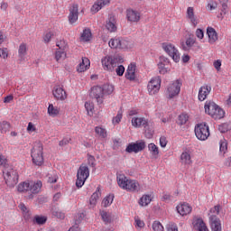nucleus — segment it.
<instances>
[{
  "label": "nucleus",
  "instance_id": "obj_1",
  "mask_svg": "<svg viewBox=\"0 0 231 231\" xmlns=\"http://www.w3.org/2000/svg\"><path fill=\"white\" fill-rule=\"evenodd\" d=\"M41 189H42V181L41 180H25L17 186L18 192L28 194V199H33V197L41 192Z\"/></svg>",
  "mask_w": 231,
  "mask_h": 231
},
{
  "label": "nucleus",
  "instance_id": "obj_2",
  "mask_svg": "<svg viewBox=\"0 0 231 231\" xmlns=\"http://www.w3.org/2000/svg\"><path fill=\"white\" fill-rule=\"evenodd\" d=\"M117 184L120 189H123V190H126L127 192H140V190H142V186L138 180H131L124 174H119L117 176Z\"/></svg>",
  "mask_w": 231,
  "mask_h": 231
},
{
  "label": "nucleus",
  "instance_id": "obj_3",
  "mask_svg": "<svg viewBox=\"0 0 231 231\" xmlns=\"http://www.w3.org/2000/svg\"><path fill=\"white\" fill-rule=\"evenodd\" d=\"M122 62H124V58L120 55H107L101 59L103 69L110 73H113L115 68H116L118 64H122Z\"/></svg>",
  "mask_w": 231,
  "mask_h": 231
},
{
  "label": "nucleus",
  "instance_id": "obj_4",
  "mask_svg": "<svg viewBox=\"0 0 231 231\" xmlns=\"http://www.w3.org/2000/svg\"><path fill=\"white\" fill-rule=\"evenodd\" d=\"M205 112L214 120H221L225 117V110L212 101H207L204 106Z\"/></svg>",
  "mask_w": 231,
  "mask_h": 231
},
{
  "label": "nucleus",
  "instance_id": "obj_5",
  "mask_svg": "<svg viewBox=\"0 0 231 231\" xmlns=\"http://www.w3.org/2000/svg\"><path fill=\"white\" fill-rule=\"evenodd\" d=\"M43 151L44 147L42 146V143L36 142L31 153L34 165H38L39 167H41V165L44 163V157L42 156Z\"/></svg>",
  "mask_w": 231,
  "mask_h": 231
},
{
  "label": "nucleus",
  "instance_id": "obj_6",
  "mask_svg": "<svg viewBox=\"0 0 231 231\" xmlns=\"http://www.w3.org/2000/svg\"><path fill=\"white\" fill-rule=\"evenodd\" d=\"M3 174L6 185L11 189L19 183V174L13 168H5Z\"/></svg>",
  "mask_w": 231,
  "mask_h": 231
},
{
  "label": "nucleus",
  "instance_id": "obj_7",
  "mask_svg": "<svg viewBox=\"0 0 231 231\" xmlns=\"http://www.w3.org/2000/svg\"><path fill=\"white\" fill-rule=\"evenodd\" d=\"M88 178H89V168L87 165L82 164L79 166L77 172L76 187H78V189L84 187Z\"/></svg>",
  "mask_w": 231,
  "mask_h": 231
},
{
  "label": "nucleus",
  "instance_id": "obj_8",
  "mask_svg": "<svg viewBox=\"0 0 231 231\" xmlns=\"http://www.w3.org/2000/svg\"><path fill=\"white\" fill-rule=\"evenodd\" d=\"M181 80L176 79L169 84L166 90V97L167 98H176L178 95H180V91H181Z\"/></svg>",
  "mask_w": 231,
  "mask_h": 231
},
{
  "label": "nucleus",
  "instance_id": "obj_9",
  "mask_svg": "<svg viewBox=\"0 0 231 231\" xmlns=\"http://www.w3.org/2000/svg\"><path fill=\"white\" fill-rule=\"evenodd\" d=\"M195 134L198 140L205 142L210 136V132L208 131V125L206 124H199L195 126Z\"/></svg>",
  "mask_w": 231,
  "mask_h": 231
},
{
  "label": "nucleus",
  "instance_id": "obj_10",
  "mask_svg": "<svg viewBox=\"0 0 231 231\" xmlns=\"http://www.w3.org/2000/svg\"><path fill=\"white\" fill-rule=\"evenodd\" d=\"M162 49L170 57H171L174 62H178L180 60V51L172 43H162Z\"/></svg>",
  "mask_w": 231,
  "mask_h": 231
},
{
  "label": "nucleus",
  "instance_id": "obj_11",
  "mask_svg": "<svg viewBox=\"0 0 231 231\" xmlns=\"http://www.w3.org/2000/svg\"><path fill=\"white\" fill-rule=\"evenodd\" d=\"M160 88H162V78L160 76L152 78L147 85L149 95H156L160 91Z\"/></svg>",
  "mask_w": 231,
  "mask_h": 231
},
{
  "label": "nucleus",
  "instance_id": "obj_12",
  "mask_svg": "<svg viewBox=\"0 0 231 231\" xmlns=\"http://www.w3.org/2000/svg\"><path fill=\"white\" fill-rule=\"evenodd\" d=\"M104 88L99 86L93 87L91 88L90 96L93 98H96L98 105L104 104V96H105Z\"/></svg>",
  "mask_w": 231,
  "mask_h": 231
},
{
  "label": "nucleus",
  "instance_id": "obj_13",
  "mask_svg": "<svg viewBox=\"0 0 231 231\" xmlns=\"http://www.w3.org/2000/svg\"><path fill=\"white\" fill-rule=\"evenodd\" d=\"M145 149V141L141 140L137 141L136 143H131L127 145L125 152H140Z\"/></svg>",
  "mask_w": 231,
  "mask_h": 231
},
{
  "label": "nucleus",
  "instance_id": "obj_14",
  "mask_svg": "<svg viewBox=\"0 0 231 231\" xmlns=\"http://www.w3.org/2000/svg\"><path fill=\"white\" fill-rule=\"evenodd\" d=\"M126 19L128 23H140V19H142V13L134 9H127Z\"/></svg>",
  "mask_w": 231,
  "mask_h": 231
},
{
  "label": "nucleus",
  "instance_id": "obj_15",
  "mask_svg": "<svg viewBox=\"0 0 231 231\" xmlns=\"http://www.w3.org/2000/svg\"><path fill=\"white\" fill-rule=\"evenodd\" d=\"M69 24H75L79 21V4H72L69 8Z\"/></svg>",
  "mask_w": 231,
  "mask_h": 231
},
{
  "label": "nucleus",
  "instance_id": "obj_16",
  "mask_svg": "<svg viewBox=\"0 0 231 231\" xmlns=\"http://www.w3.org/2000/svg\"><path fill=\"white\" fill-rule=\"evenodd\" d=\"M52 94L54 98L56 100H60L63 102V100H66L68 98V93H66V90L61 86L58 85L53 88Z\"/></svg>",
  "mask_w": 231,
  "mask_h": 231
},
{
  "label": "nucleus",
  "instance_id": "obj_17",
  "mask_svg": "<svg viewBox=\"0 0 231 231\" xmlns=\"http://www.w3.org/2000/svg\"><path fill=\"white\" fill-rule=\"evenodd\" d=\"M111 0H97L95 4L92 5L90 12L92 14H97L100 12L101 8H104L105 6H109Z\"/></svg>",
  "mask_w": 231,
  "mask_h": 231
},
{
  "label": "nucleus",
  "instance_id": "obj_18",
  "mask_svg": "<svg viewBox=\"0 0 231 231\" xmlns=\"http://www.w3.org/2000/svg\"><path fill=\"white\" fill-rule=\"evenodd\" d=\"M186 17L188 21L196 28L198 24H199V19H198V16L194 14V7H188Z\"/></svg>",
  "mask_w": 231,
  "mask_h": 231
},
{
  "label": "nucleus",
  "instance_id": "obj_19",
  "mask_svg": "<svg viewBox=\"0 0 231 231\" xmlns=\"http://www.w3.org/2000/svg\"><path fill=\"white\" fill-rule=\"evenodd\" d=\"M176 210L180 216H189L192 212V207L189 203L179 204Z\"/></svg>",
  "mask_w": 231,
  "mask_h": 231
},
{
  "label": "nucleus",
  "instance_id": "obj_20",
  "mask_svg": "<svg viewBox=\"0 0 231 231\" xmlns=\"http://www.w3.org/2000/svg\"><path fill=\"white\" fill-rule=\"evenodd\" d=\"M210 91H212V87L208 85L202 86L199 90V100L200 102L207 100V97L210 95Z\"/></svg>",
  "mask_w": 231,
  "mask_h": 231
},
{
  "label": "nucleus",
  "instance_id": "obj_21",
  "mask_svg": "<svg viewBox=\"0 0 231 231\" xmlns=\"http://www.w3.org/2000/svg\"><path fill=\"white\" fill-rule=\"evenodd\" d=\"M209 223L212 231H222L221 220L216 216L209 217Z\"/></svg>",
  "mask_w": 231,
  "mask_h": 231
},
{
  "label": "nucleus",
  "instance_id": "obj_22",
  "mask_svg": "<svg viewBox=\"0 0 231 231\" xmlns=\"http://www.w3.org/2000/svg\"><path fill=\"white\" fill-rule=\"evenodd\" d=\"M192 226L194 230L198 231H208V227H207V224L201 218H193Z\"/></svg>",
  "mask_w": 231,
  "mask_h": 231
},
{
  "label": "nucleus",
  "instance_id": "obj_23",
  "mask_svg": "<svg viewBox=\"0 0 231 231\" xmlns=\"http://www.w3.org/2000/svg\"><path fill=\"white\" fill-rule=\"evenodd\" d=\"M207 35L208 37V42L209 44H216L217 42V32H216V29L213 27H208L207 28Z\"/></svg>",
  "mask_w": 231,
  "mask_h": 231
},
{
  "label": "nucleus",
  "instance_id": "obj_24",
  "mask_svg": "<svg viewBox=\"0 0 231 231\" xmlns=\"http://www.w3.org/2000/svg\"><path fill=\"white\" fill-rule=\"evenodd\" d=\"M125 79L127 80H134L136 79V64L131 63L125 72Z\"/></svg>",
  "mask_w": 231,
  "mask_h": 231
},
{
  "label": "nucleus",
  "instance_id": "obj_25",
  "mask_svg": "<svg viewBox=\"0 0 231 231\" xmlns=\"http://www.w3.org/2000/svg\"><path fill=\"white\" fill-rule=\"evenodd\" d=\"M149 124V121L144 117H133L132 125L135 128L144 127Z\"/></svg>",
  "mask_w": 231,
  "mask_h": 231
},
{
  "label": "nucleus",
  "instance_id": "obj_26",
  "mask_svg": "<svg viewBox=\"0 0 231 231\" xmlns=\"http://www.w3.org/2000/svg\"><path fill=\"white\" fill-rule=\"evenodd\" d=\"M91 62L89 61V59L88 58H82V62H80L77 68V71L79 73H84L87 69H89Z\"/></svg>",
  "mask_w": 231,
  "mask_h": 231
},
{
  "label": "nucleus",
  "instance_id": "obj_27",
  "mask_svg": "<svg viewBox=\"0 0 231 231\" xmlns=\"http://www.w3.org/2000/svg\"><path fill=\"white\" fill-rule=\"evenodd\" d=\"M106 28L111 32L116 31V18L115 16H109L108 20L106 21Z\"/></svg>",
  "mask_w": 231,
  "mask_h": 231
},
{
  "label": "nucleus",
  "instance_id": "obj_28",
  "mask_svg": "<svg viewBox=\"0 0 231 231\" xmlns=\"http://www.w3.org/2000/svg\"><path fill=\"white\" fill-rule=\"evenodd\" d=\"M91 37H93V34L91 33V29L86 28L81 32L79 41L81 42H89V41H91Z\"/></svg>",
  "mask_w": 231,
  "mask_h": 231
},
{
  "label": "nucleus",
  "instance_id": "obj_29",
  "mask_svg": "<svg viewBox=\"0 0 231 231\" xmlns=\"http://www.w3.org/2000/svg\"><path fill=\"white\" fill-rule=\"evenodd\" d=\"M196 44V38H188L185 42L181 43V48L184 51H190L192 46Z\"/></svg>",
  "mask_w": 231,
  "mask_h": 231
},
{
  "label": "nucleus",
  "instance_id": "obj_30",
  "mask_svg": "<svg viewBox=\"0 0 231 231\" xmlns=\"http://www.w3.org/2000/svg\"><path fill=\"white\" fill-rule=\"evenodd\" d=\"M180 163H182V165H191L192 157L189 152H184L180 154Z\"/></svg>",
  "mask_w": 231,
  "mask_h": 231
},
{
  "label": "nucleus",
  "instance_id": "obj_31",
  "mask_svg": "<svg viewBox=\"0 0 231 231\" xmlns=\"http://www.w3.org/2000/svg\"><path fill=\"white\" fill-rule=\"evenodd\" d=\"M28 55V44L22 42L18 48V56L20 59H24Z\"/></svg>",
  "mask_w": 231,
  "mask_h": 231
},
{
  "label": "nucleus",
  "instance_id": "obj_32",
  "mask_svg": "<svg viewBox=\"0 0 231 231\" xmlns=\"http://www.w3.org/2000/svg\"><path fill=\"white\" fill-rule=\"evenodd\" d=\"M100 196H102V193L100 192V188H97L96 192H94L90 198L89 203L92 205V207H95L97 205V202L100 199Z\"/></svg>",
  "mask_w": 231,
  "mask_h": 231
},
{
  "label": "nucleus",
  "instance_id": "obj_33",
  "mask_svg": "<svg viewBox=\"0 0 231 231\" xmlns=\"http://www.w3.org/2000/svg\"><path fill=\"white\" fill-rule=\"evenodd\" d=\"M148 151L151 152L152 158H158V155L160 154V149L158 146L152 143L148 144Z\"/></svg>",
  "mask_w": 231,
  "mask_h": 231
},
{
  "label": "nucleus",
  "instance_id": "obj_34",
  "mask_svg": "<svg viewBox=\"0 0 231 231\" xmlns=\"http://www.w3.org/2000/svg\"><path fill=\"white\" fill-rule=\"evenodd\" d=\"M131 48H133V42L126 39L121 38L119 50H131Z\"/></svg>",
  "mask_w": 231,
  "mask_h": 231
},
{
  "label": "nucleus",
  "instance_id": "obj_35",
  "mask_svg": "<svg viewBox=\"0 0 231 231\" xmlns=\"http://www.w3.org/2000/svg\"><path fill=\"white\" fill-rule=\"evenodd\" d=\"M152 201V198L150 195H143L138 203L140 207H147Z\"/></svg>",
  "mask_w": 231,
  "mask_h": 231
},
{
  "label": "nucleus",
  "instance_id": "obj_36",
  "mask_svg": "<svg viewBox=\"0 0 231 231\" xmlns=\"http://www.w3.org/2000/svg\"><path fill=\"white\" fill-rule=\"evenodd\" d=\"M144 136L150 140L154 136V128L149 123L144 126Z\"/></svg>",
  "mask_w": 231,
  "mask_h": 231
},
{
  "label": "nucleus",
  "instance_id": "obj_37",
  "mask_svg": "<svg viewBox=\"0 0 231 231\" xmlns=\"http://www.w3.org/2000/svg\"><path fill=\"white\" fill-rule=\"evenodd\" d=\"M66 57H67L66 51L56 50L55 60L57 62H62V60H66Z\"/></svg>",
  "mask_w": 231,
  "mask_h": 231
},
{
  "label": "nucleus",
  "instance_id": "obj_38",
  "mask_svg": "<svg viewBox=\"0 0 231 231\" xmlns=\"http://www.w3.org/2000/svg\"><path fill=\"white\" fill-rule=\"evenodd\" d=\"M95 133L99 138H107V130L102 126H96Z\"/></svg>",
  "mask_w": 231,
  "mask_h": 231
},
{
  "label": "nucleus",
  "instance_id": "obj_39",
  "mask_svg": "<svg viewBox=\"0 0 231 231\" xmlns=\"http://www.w3.org/2000/svg\"><path fill=\"white\" fill-rule=\"evenodd\" d=\"M120 40L121 38H112L108 42V45L113 49V50H120Z\"/></svg>",
  "mask_w": 231,
  "mask_h": 231
},
{
  "label": "nucleus",
  "instance_id": "obj_40",
  "mask_svg": "<svg viewBox=\"0 0 231 231\" xmlns=\"http://www.w3.org/2000/svg\"><path fill=\"white\" fill-rule=\"evenodd\" d=\"M48 183H57V180H59V175H57V171H51L47 175Z\"/></svg>",
  "mask_w": 231,
  "mask_h": 231
},
{
  "label": "nucleus",
  "instance_id": "obj_41",
  "mask_svg": "<svg viewBox=\"0 0 231 231\" xmlns=\"http://www.w3.org/2000/svg\"><path fill=\"white\" fill-rule=\"evenodd\" d=\"M115 200V195H108L106 196L103 201H102V205L105 207V208H107V207H110V205L113 204V201Z\"/></svg>",
  "mask_w": 231,
  "mask_h": 231
},
{
  "label": "nucleus",
  "instance_id": "obj_42",
  "mask_svg": "<svg viewBox=\"0 0 231 231\" xmlns=\"http://www.w3.org/2000/svg\"><path fill=\"white\" fill-rule=\"evenodd\" d=\"M8 131H10V123L6 121L0 122V133L5 134Z\"/></svg>",
  "mask_w": 231,
  "mask_h": 231
},
{
  "label": "nucleus",
  "instance_id": "obj_43",
  "mask_svg": "<svg viewBox=\"0 0 231 231\" xmlns=\"http://www.w3.org/2000/svg\"><path fill=\"white\" fill-rule=\"evenodd\" d=\"M100 216L104 223H111V221H113V217H111V213H108L106 211H101Z\"/></svg>",
  "mask_w": 231,
  "mask_h": 231
},
{
  "label": "nucleus",
  "instance_id": "obj_44",
  "mask_svg": "<svg viewBox=\"0 0 231 231\" xmlns=\"http://www.w3.org/2000/svg\"><path fill=\"white\" fill-rule=\"evenodd\" d=\"M189 122V115L183 113L179 116L178 118V125H185Z\"/></svg>",
  "mask_w": 231,
  "mask_h": 231
},
{
  "label": "nucleus",
  "instance_id": "obj_45",
  "mask_svg": "<svg viewBox=\"0 0 231 231\" xmlns=\"http://www.w3.org/2000/svg\"><path fill=\"white\" fill-rule=\"evenodd\" d=\"M48 113L50 116H57V115L60 113V110L58 107L53 106V104H51L48 107Z\"/></svg>",
  "mask_w": 231,
  "mask_h": 231
},
{
  "label": "nucleus",
  "instance_id": "obj_46",
  "mask_svg": "<svg viewBox=\"0 0 231 231\" xmlns=\"http://www.w3.org/2000/svg\"><path fill=\"white\" fill-rule=\"evenodd\" d=\"M85 108L87 110L88 115L91 116L93 115V110L95 109V104L91 101H87L85 103Z\"/></svg>",
  "mask_w": 231,
  "mask_h": 231
},
{
  "label": "nucleus",
  "instance_id": "obj_47",
  "mask_svg": "<svg viewBox=\"0 0 231 231\" xmlns=\"http://www.w3.org/2000/svg\"><path fill=\"white\" fill-rule=\"evenodd\" d=\"M134 223H135V228H137V230H142V228L145 226V222L140 219L139 217H134Z\"/></svg>",
  "mask_w": 231,
  "mask_h": 231
},
{
  "label": "nucleus",
  "instance_id": "obj_48",
  "mask_svg": "<svg viewBox=\"0 0 231 231\" xmlns=\"http://www.w3.org/2000/svg\"><path fill=\"white\" fill-rule=\"evenodd\" d=\"M231 129V124L230 123H224L218 126V130L220 133H228Z\"/></svg>",
  "mask_w": 231,
  "mask_h": 231
},
{
  "label": "nucleus",
  "instance_id": "obj_49",
  "mask_svg": "<svg viewBox=\"0 0 231 231\" xmlns=\"http://www.w3.org/2000/svg\"><path fill=\"white\" fill-rule=\"evenodd\" d=\"M56 46L59 48L58 50L61 51H66V50H68V43L64 40L57 42Z\"/></svg>",
  "mask_w": 231,
  "mask_h": 231
},
{
  "label": "nucleus",
  "instance_id": "obj_50",
  "mask_svg": "<svg viewBox=\"0 0 231 231\" xmlns=\"http://www.w3.org/2000/svg\"><path fill=\"white\" fill-rule=\"evenodd\" d=\"M46 221H48V217H46L44 216H35L34 217V223H36L37 225H44V223H46Z\"/></svg>",
  "mask_w": 231,
  "mask_h": 231
},
{
  "label": "nucleus",
  "instance_id": "obj_51",
  "mask_svg": "<svg viewBox=\"0 0 231 231\" xmlns=\"http://www.w3.org/2000/svg\"><path fill=\"white\" fill-rule=\"evenodd\" d=\"M152 228L153 231H165L163 226L162 225V223H160V221H154L152 225Z\"/></svg>",
  "mask_w": 231,
  "mask_h": 231
},
{
  "label": "nucleus",
  "instance_id": "obj_52",
  "mask_svg": "<svg viewBox=\"0 0 231 231\" xmlns=\"http://www.w3.org/2000/svg\"><path fill=\"white\" fill-rule=\"evenodd\" d=\"M167 65L163 64V63H158V69H159V73H161V75H165V73H169V71H171V69H169V68L165 67Z\"/></svg>",
  "mask_w": 231,
  "mask_h": 231
},
{
  "label": "nucleus",
  "instance_id": "obj_53",
  "mask_svg": "<svg viewBox=\"0 0 231 231\" xmlns=\"http://www.w3.org/2000/svg\"><path fill=\"white\" fill-rule=\"evenodd\" d=\"M114 71H116L117 77H123L124 73H125V67L124 65H118Z\"/></svg>",
  "mask_w": 231,
  "mask_h": 231
},
{
  "label": "nucleus",
  "instance_id": "obj_54",
  "mask_svg": "<svg viewBox=\"0 0 231 231\" xmlns=\"http://www.w3.org/2000/svg\"><path fill=\"white\" fill-rule=\"evenodd\" d=\"M220 145V152H223L225 154L228 149V143H226V140H221L219 143Z\"/></svg>",
  "mask_w": 231,
  "mask_h": 231
},
{
  "label": "nucleus",
  "instance_id": "obj_55",
  "mask_svg": "<svg viewBox=\"0 0 231 231\" xmlns=\"http://www.w3.org/2000/svg\"><path fill=\"white\" fill-rule=\"evenodd\" d=\"M221 208V206L219 205H217L215 206L214 208H212L209 212H210V216H215L216 217H217V216H219V210Z\"/></svg>",
  "mask_w": 231,
  "mask_h": 231
},
{
  "label": "nucleus",
  "instance_id": "obj_56",
  "mask_svg": "<svg viewBox=\"0 0 231 231\" xmlns=\"http://www.w3.org/2000/svg\"><path fill=\"white\" fill-rule=\"evenodd\" d=\"M122 116H123L122 111H118L116 116H115L114 119L112 120L113 124L115 125H116V124H120V122H122Z\"/></svg>",
  "mask_w": 231,
  "mask_h": 231
},
{
  "label": "nucleus",
  "instance_id": "obj_57",
  "mask_svg": "<svg viewBox=\"0 0 231 231\" xmlns=\"http://www.w3.org/2000/svg\"><path fill=\"white\" fill-rule=\"evenodd\" d=\"M102 88H104L105 95H111L114 91L113 86L111 85H104Z\"/></svg>",
  "mask_w": 231,
  "mask_h": 231
},
{
  "label": "nucleus",
  "instance_id": "obj_58",
  "mask_svg": "<svg viewBox=\"0 0 231 231\" xmlns=\"http://www.w3.org/2000/svg\"><path fill=\"white\" fill-rule=\"evenodd\" d=\"M0 59H8L7 48H0Z\"/></svg>",
  "mask_w": 231,
  "mask_h": 231
},
{
  "label": "nucleus",
  "instance_id": "obj_59",
  "mask_svg": "<svg viewBox=\"0 0 231 231\" xmlns=\"http://www.w3.org/2000/svg\"><path fill=\"white\" fill-rule=\"evenodd\" d=\"M51 37H53V33L51 32H46L43 36L44 42H50L51 41Z\"/></svg>",
  "mask_w": 231,
  "mask_h": 231
},
{
  "label": "nucleus",
  "instance_id": "obj_60",
  "mask_svg": "<svg viewBox=\"0 0 231 231\" xmlns=\"http://www.w3.org/2000/svg\"><path fill=\"white\" fill-rule=\"evenodd\" d=\"M71 138L70 137H65L61 141H60L59 145L60 147H64V145H68V143H70Z\"/></svg>",
  "mask_w": 231,
  "mask_h": 231
},
{
  "label": "nucleus",
  "instance_id": "obj_61",
  "mask_svg": "<svg viewBox=\"0 0 231 231\" xmlns=\"http://www.w3.org/2000/svg\"><path fill=\"white\" fill-rule=\"evenodd\" d=\"M74 219L75 223L80 225V223H82V219H84V213H79Z\"/></svg>",
  "mask_w": 231,
  "mask_h": 231
},
{
  "label": "nucleus",
  "instance_id": "obj_62",
  "mask_svg": "<svg viewBox=\"0 0 231 231\" xmlns=\"http://www.w3.org/2000/svg\"><path fill=\"white\" fill-rule=\"evenodd\" d=\"M195 35L198 39H203L205 37V32H203V30L201 29H197Z\"/></svg>",
  "mask_w": 231,
  "mask_h": 231
},
{
  "label": "nucleus",
  "instance_id": "obj_63",
  "mask_svg": "<svg viewBox=\"0 0 231 231\" xmlns=\"http://www.w3.org/2000/svg\"><path fill=\"white\" fill-rule=\"evenodd\" d=\"M52 215L55 216V217H58L59 219H64V213H62V211H53Z\"/></svg>",
  "mask_w": 231,
  "mask_h": 231
},
{
  "label": "nucleus",
  "instance_id": "obj_64",
  "mask_svg": "<svg viewBox=\"0 0 231 231\" xmlns=\"http://www.w3.org/2000/svg\"><path fill=\"white\" fill-rule=\"evenodd\" d=\"M167 231H178V226L176 224H170Z\"/></svg>",
  "mask_w": 231,
  "mask_h": 231
}]
</instances>
